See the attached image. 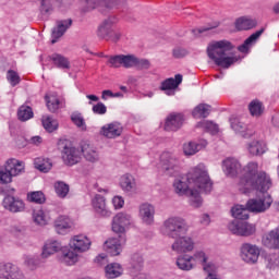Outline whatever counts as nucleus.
I'll return each instance as SVG.
<instances>
[{
    "instance_id": "f257e3e1",
    "label": "nucleus",
    "mask_w": 279,
    "mask_h": 279,
    "mask_svg": "<svg viewBox=\"0 0 279 279\" xmlns=\"http://www.w3.org/2000/svg\"><path fill=\"white\" fill-rule=\"evenodd\" d=\"M190 184H194L195 189H189V184L184 181L177 180L173 183L174 191L177 195H186L190 197V204L194 208H199L202 206V196L201 193H210L213 191V181L210 175H208V170L206 166L199 163L196 166L187 177Z\"/></svg>"
},
{
    "instance_id": "f03ea898",
    "label": "nucleus",
    "mask_w": 279,
    "mask_h": 279,
    "mask_svg": "<svg viewBox=\"0 0 279 279\" xmlns=\"http://www.w3.org/2000/svg\"><path fill=\"white\" fill-rule=\"evenodd\" d=\"M242 177L238 183V189L244 195L252 193V191H259V193H267L274 185L271 177L265 171L258 172V162L251 161L242 170Z\"/></svg>"
},
{
    "instance_id": "7ed1b4c3",
    "label": "nucleus",
    "mask_w": 279,
    "mask_h": 279,
    "mask_svg": "<svg viewBox=\"0 0 279 279\" xmlns=\"http://www.w3.org/2000/svg\"><path fill=\"white\" fill-rule=\"evenodd\" d=\"M234 46L229 40H219L211 41L207 46V56L209 60L215 62L216 66H221V69H230L231 64L236 62V58L234 57H226L228 51H232Z\"/></svg>"
},
{
    "instance_id": "20e7f679",
    "label": "nucleus",
    "mask_w": 279,
    "mask_h": 279,
    "mask_svg": "<svg viewBox=\"0 0 279 279\" xmlns=\"http://www.w3.org/2000/svg\"><path fill=\"white\" fill-rule=\"evenodd\" d=\"M25 171V163L17 159H8L4 168L0 170V182L2 184H10L13 178L21 175Z\"/></svg>"
},
{
    "instance_id": "39448f33",
    "label": "nucleus",
    "mask_w": 279,
    "mask_h": 279,
    "mask_svg": "<svg viewBox=\"0 0 279 279\" xmlns=\"http://www.w3.org/2000/svg\"><path fill=\"white\" fill-rule=\"evenodd\" d=\"M163 229L168 236H171V239H178L182 236V234L189 232V225H186V220H184V218L171 217L163 222Z\"/></svg>"
},
{
    "instance_id": "423d86ee",
    "label": "nucleus",
    "mask_w": 279,
    "mask_h": 279,
    "mask_svg": "<svg viewBox=\"0 0 279 279\" xmlns=\"http://www.w3.org/2000/svg\"><path fill=\"white\" fill-rule=\"evenodd\" d=\"M271 204H274L271 195L264 194L256 198H250L246 203V208L248 213H265L271 208Z\"/></svg>"
},
{
    "instance_id": "0eeeda50",
    "label": "nucleus",
    "mask_w": 279,
    "mask_h": 279,
    "mask_svg": "<svg viewBox=\"0 0 279 279\" xmlns=\"http://www.w3.org/2000/svg\"><path fill=\"white\" fill-rule=\"evenodd\" d=\"M107 58V64L111 69H121V66L124 69H132L136 62V56L134 54H117Z\"/></svg>"
},
{
    "instance_id": "6e6552de",
    "label": "nucleus",
    "mask_w": 279,
    "mask_h": 279,
    "mask_svg": "<svg viewBox=\"0 0 279 279\" xmlns=\"http://www.w3.org/2000/svg\"><path fill=\"white\" fill-rule=\"evenodd\" d=\"M84 12H90L100 5L101 8H107V10H112V8H119L123 5L125 0H81Z\"/></svg>"
},
{
    "instance_id": "1a4fd4ad",
    "label": "nucleus",
    "mask_w": 279,
    "mask_h": 279,
    "mask_svg": "<svg viewBox=\"0 0 279 279\" xmlns=\"http://www.w3.org/2000/svg\"><path fill=\"white\" fill-rule=\"evenodd\" d=\"M228 229L238 236H252V234H256V225L239 220L231 221Z\"/></svg>"
},
{
    "instance_id": "9d476101",
    "label": "nucleus",
    "mask_w": 279,
    "mask_h": 279,
    "mask_svg": "<svg viewBox=\"0 0 279 279\" xmlns=\"http://www.w3.org/2000/svg\"><path fill=\"white\" fill-rule=\"evenodd\" d=\"M260 256V248L256 244L245 243L241 246V258L244 263L248 265H254L258 263V257Z\"/></svg>"
},
{
    "instance_id": "9b49d317",
    "label": "nucleus",
    "mask_w": 279,
    "mask_h": 279,
    "mask_svg": "<svg viewBox=\"0 0 279 279\" xmlns=\"http://www.w3.org/2000/svg\"><path fill=\"white\" fill-rule=\"evenodd\" d=\"M130 223H132V216L125 213H119L112 219V231L116 232V234L125 236V228H128Z\"/></svg>"
},
{
    "instance_id": "f8f14e48",
    "label": "nucleus",
    "mask_w": 279,
    "mask_h": 279,
    "mask_svg": "<svg viewBox=\"0 0 279 279\" xmlns=\"http://www.w3.org/2000/svg\"><path fill=\"white\" fill-rule=\"evenodd\" d=\"M2 206L4 210H9V213H24L25 210V202L19 197H14L12 195H7L2 201Z\"/></svg>"
},
{
    "instance_id": "ddd939ff",
    "label": "nucleus",
    "mask_w": 279,
    "mask_h": 279,
    "mask_svg": "<svg viewBox=\"0 0 279 279\" xmlns=\"http://www.w3.org/2000/svg\"><path fill=\"white\" fill-rule=\"evenodd\" d=\"M0 279H25L21 269L12 263L0 265Z\"/></svg>"
},
{
    "instance_id": "4468645a",
    "label": "nucleus",
    "mask_w": 279,
    "mask_h": 279,
    "mask_svg": "<svg viewBox=\"0 0 279 279\" xmlns=\"http://www.w3.org/2000/svg\"><path fill=\"white\" fill-rule=\"evenodd\" d=\"M172 250L173 252H178V254H186V252H193L195 250V242L189 236L180 235L172 244Z\"/></svg>"
},
{
    "instance_id": "2eb2a0df",
    "label": "nucleus",
    "mask_w": 279,
    "mask_h": 279,
    "mask_svg": "<svg viewBox=\"0 0 279 279\" xmlns=\"http://www.w3.org/2000/svg\"><path fill=\"white\" fill-rule=\"evenodd\" d=\"M182 125H184V114L170 113L166 118L163 129L166 132H178V130H180V128H182Z\"/></svg>"
},
{
    "instance_id": "dca6fc26",
    "label": "nucleus",
    "mask_w": 279,
    "mask_h": 279,
    "mask_svg": "<svg viewBox=\"0 0 279 279\" xmlns=\"http://www.w3.org/2000/svg\"><path fill=\"white\" fill-rule=\"evenodd\" d=\"M125 243V235L118 238H110L105 242V250L110 256H119L121 254L122 245Z\"/></svg>"
},
{
    "instance_id": "f3484780",
    "label": "nucleus",
    "mask_w": 279,
    "mask_h": 279,
    "mask_svg": "<svg viewBox=\"0 0 279 279\" xmlns=\"http://www.w3.org/2000/svg\"><path fill=\"white\" fill-rule=\"evenodd\" d=\"M71 250H74L75 252L82 253V252H88L90 250L92 242L86 235H74L69 243Z\"/></svg>"
},
{
    "instance_id": "a211bd4d",
    "label": "nucleus",
    "mask_w": 279,
    "mask_h": 279,
    "mask_svg": "<svg viewBox=\"0 0 279 279\" xmlns=\"http://www.w3.org/2000/svg\"><path fill=\"white\" fill-rule=\"evenodd\" d=\"M262 244L268 250H279V227L262 236Z\"/></svg>"
},
{
    "instance_id": "6ab92c4d",
    "label": "nucleus",
    "mask_w": 279,
    "mask_h": 279,
    "mask_svg": "<svg viewBox=\"0 0 279 279\" xmlns=\"http://www.w3.org/2000/svg\"><path fill=\"white\" fill-rule=\"evenodd\" d=\"M100 134L105 136V138H119V136L123 134V125H121L119 122L105 124L100 129Z\"/></svg>"
},
{
    "instance_id": "aec40b11",
    "label": "nucleus",
    "mask_w": 279,
    "mask_h": 279,
    "mask_svg": "<svg viewBox=\"0 0 279 279\" xmlns=\"http://www.w3.org/2000/svg\"><path fill=\"white\" fill-rule=\"evenodd\" d=\"M222 171L229 178H236L241 171V162L235 158H227L222 161Z\"/></svg>"
},
{
    "instance_id": "412c9836",
    "label": "nucleus",
    "mask_w": 279,
    "mask_h": 279,
    "mask_svg": "<svg viewBox=\"0 0 279 279\" xmlns=\"http://www.w3.org/2000/svg\"><path fill=\"white\" fill-rule=\"evenodd\" d=\"M92 206L95 213L100 217H110V215H112V211H110L106 205V197L99 194H96L92 199Z\"/></svg>"
},
{
    "instance_id": "4be33fe9",
    "label": "nucleus",
    "mask_w": 279,
    "mask_h": 279,
    "mask_svg": "<svg viewBox=\"0 0 279 279\" xmlns=\"http://www.w3.org/2000/svg\"><path fill=\"white\" fill-rule=\"evenodd\" d=\"M62 158L65 165L72 167V165H77L82 157L80 156V150L77 148L65 146L62 151Z\"/></svg>"
},
{
    "instance_id": "5701e85b",
    "label": "nucleus",
    "mask_w": 279,
    "mask_h": 279,
    "mask_svg": "<svg viewBox=\"0 0 279 279\" xmlns=\"http://www.w3.org/2000/svg\"><path fill=\"white\" fill-rule=\"evenodd\" d=\"M156 215V209L149 203H144L140 206V217L143 223L146 226H151L154 223V216Z\"/></svg>"
},
{
    "instance_id": "b1692460",
    "label": "nucleus",
    "mask_w": 279,
    "mask_h": 279,
    "mask_svg": "<svg viewBox=\"0 0 279 279\" xmlns=\"http://www.w3.org/2000/svg\"><path fill=\"white\" fill-rule=\"evenodd\" d=\"M160 165L162 171H173L178 169V158L169 151H165L160 156Z\"/></svg>"
},
{
    "instance_id": "393cba45",
    "label": "nucleus",
    "mask_w": 279,
    "mask_h": 279,
    "mask_svg": "<svg viewBox=\"0 0 279 279\" xmlns=\"http://www.w3.org/2000/svg\"><path fill=\"white\" fill-rule=\"evenodd\" d=\"M73 25V20H63L59 21L57 24V27L52 31V45H56L58 43V38H62L64 36V33Z\"/></svg>"
},
{
    "instance_id": "a878e982",
    "label": "nucleus",
    "mask_w": 279,
    "mask_h": 279,
    "mask_svg": "<svg viewBox=\"0 0 279 279\" xmlns=\"http://www.w3.org/2000/svg\"><path fill=\"white\" fill-rule=\"evenodd\" d=\"M114 31V19L109 17L105 20L98 27L97 36L108 40V37L113 34Z\"/></svg>"
},
{
    "instance_id": "bb28decb",
    "label": "nucleus",
    "mask_w": 279,
    "mask_h": 279,
    "mask_svg": "<svg viewBox=\"0 0 279 279\" xmlns=\"http://www.w3.org/2000/svg\"><path fill=\"white\" fill-rule=\"evenodd\" d=\"M206 145H208L206 140H202L199 143L189 142L183 145V153L185 156H195V154H197V151H202Z\"/></svg>"
},
{
    "instance_id": "cd10ccee",
    "label": "nucleus",
    "mask_w": 279,
    "mask_h": 279,
    "mask_svg": "<svg viewBox=\"0 0 279 279\" xmlns=\"http://www.w3.org/2000/svg\"><path fill=\"white\" fill-rule=\"evenodd\" d=\"M258 25V22L254 19L242 16L235 21V28L239 32H247V29H254Z\"/></svg>"
},
{
    "instance_id": "c85d7f7f",
    "label": "nucleus",
    "mask_w": 279,
    "mask_h": 279,
    "mask_svg": "<svg viewBox=\"0 0 279 279\" xmlns=\"http://www.w3.org/2000/svg\"><path fill=\"white\" fill-rule=\"evenodd\" d=\"M120 186L125 193H131L136 190V180L130 173L123 174L120 178Z\"/></svg>"
},
{
    "instance_id": "c756f323",
    "label": "nucleus",
    "mask_w": 279,
    "mask_h": 279,
    "mask_svg": "<svg viewBox=\"0 0 279 279\" xmlns=\"http://www.w3.org/2000/svg\"><path fill=\"white\" fill-rule=\"evenodd\" d=\"M82 154L88 162H97L99 160V153L95 149V147L90 146L88 143H84L81 146Z\"/></svg>"
},
{
    "instance_id": "7c9ffc66",
    "label": "nucleus",
    "mask_w": 279,
    "mask_h": 279,
    "mask_svg": "<svg viewBox=\"0 0 279 279\" xmlns=\"http://www.w3.org/2000/svg\"><path fill=\"white\" fill-rule=\"evenodd\" d=\"M177 267L182 271H191L195 268V263L191 255H181L177 258Z\"/></svg>"
},
{
    "instance_id": "2f4dec72",
    "label": "nucleus",
    "mask_w": 279,
    "mask_h": 279,
    "mask_svg": "<svg viewBox=\"0 0 279 279\" xmlns=\"http://www.w3.org/2000/svg\"><path fill=\"white\" fill-rule=\"evenodd\" d=\"M49 60H51L57 69H71V61H69V58L60 53H52L49 56Z\"/></svg>"
},
{
    "instance_id": "473e14b6",
    "label": "nucleus",
    "mask_w": 279,
    "mask_h": 279,
    "mask_svg": "<svg viewBox=\"0 0 279 279\" xmlns=\"http://www.w3.org/2000/svg\"><path fill=\"white\" fill-rule=\"evenodd\" d=\"M182 84V74H175L174 78L170 77L161 83V90H175Z\"/></svg>"
},
{
    "instance_id": "72a5a7b5",
    "label": "nucleus",
    "mask_w": 279,
    "mask_h": 279,
    "mask_svg": "<svg viewBox=\"0 0 279 279\" xmlns=\"http://www.w3.org/2000/svg\"><path fill=\"white\" fill-rule=\"evenodd\" d=\"M231 128H232V130H234V132H236L238 134H241V136H243V138H250L251 136L254 135V131L247 129L245 123L240 122L239 120H234L231 123Z\"/></svg>"
},
{
    "instance_id": "f704fd0d",
    "label": "nucleus",
    "mask_w": 279,
    "mask_h": 279,
    "mask_svg": "<svg viewBox=\"0 0 279 279\" xmlns=\"http://www.w3.org/2000/svg\"><path fill=\"white\" fill-rule=\"evenodd\" d=\"M62 250V244L58 241H48L44 245V251L41 253L43 258H48L51 254H56V252H60Z\"/></svg>"
},
{
    "instance_id": "c9c22d12",
    "label": "nucleus",
    "mask_w": 279,
    "mask_h": 279,
    "mask_svg": "<svg viewBox=\"0 0 279 279\" xmlns=\"http://www.w3.org/2000/svg\"><path fill=\"white\" fill-rule=\"evenodd\" d=\"M231 215L234 219H239L240 221H245L250 219V210L243 205H235L231 208Z\"/></svg>"
},
{
    "instance_id": "e433bc0d",
    "label": "nucleus",
    "mask_w": 279,
    "mask_h": 279,
    "mask_svg": "<svg viewBox=\"0 0 279 279\" xmlns=\"http://www.w3.org/2000/svg\"><path fill=\"white\" fill-rule=\"evenodd\" d=\"M54 227L58 234H62L64 230H70L71 218L66 216H59L54 221Z\"/></svg>"
},
{
    "instance_id": "4c0bfd02",
    "label": "nucleus",
    "mask_w": 279,
    "mask_h": 279,
    "mask_svg": "<svg viewBox=\"0 0 279 279\" xmlns=\"http://www.w3.org/2000/svg\"><path fill=\"white\" fill-rule=\"evenodd\" d=\"M105 272H106V278H109V279L119 278V276L123 274V267H121L120 264L113 263L108 265L105 268Z\"/></svg>"
},
{
    "instance_id": "58836bf2",
    "label": "nucleus",
    "mask_w": 279,
    "mask_h": 279,
    "mask_svg": "<svg viewBox=\"0 0 279 279\" xmlns=\"http://www.w3.org/2000/svg\"><path fill=\"white\" fill-rule=\"evenodd\" d=\"M247 150L251 156H263V154H265V146L263 142L253 141L247 144Z\"/></svg>"
},
{
    "instance_id": "ea45409f",
    "label": "nucleus",
    "mask_w": 279,
    "mask_h": 279,
    "mask_svg": "<svg viewBox=\"0 0 279 279\" xmlns=\"http://www.w3.org/2000/svg\"><path fill=\"white\" fill-rule=\"evenodd\" d=\"M192 114L195 119H206V117L210 114V106L207 104H201L194 108Z\"/></svg>"
},
{
    "instance_id": "a19ab883",
    "label": "nucleus",
    "mask_w": 279,
    "mask_h": 279,
    "mask_svg": "<svg viewBox=\"0 0 279 279\" xmlns=\"http://www.w3.org/2000/svg\"><path fill=\"white\" fill-rule=\"evenodd\" d=\"M17 119L19 121H29V119H34V110H32V107L22 105L17 110Z\"/></svg>"
},
{
    "instance_id": "79ce46f5",
    "label": "nucleus",
    "mask_w": 279,
    "mask_h": 279,
    "mask_svg": "<svg viewBox=\"0 0 279 279\" xmlns=\"http://www.w3.org/2000/svg\"><path fill=\"white\" fill-rule=\"evenodd\" d=\"M46 106L49 112H56L60 109V99L56 95H46Z\"/></svg>"
},
{
    "instance_id": "37998d69",
    "label": "nucleus",
    "mask_w": 279,
    "mask_h": 279,
    "mask_svg": "<svg viewBox=\"0 0 279 279\" xmlns=\"http://www.w3.org/2000/svg\"><path fill=\"white\" fill-rule=\"evenodd\" d=\"M35 169H38V171H41L43 173H47L51 171L52 163L49 159H45L41 157H38L35 159Z\"/></svg>"
},
{
    "instance_id": "c03bdc74",
    "label": "nucleus",
    "mask_w": 279,
    "mask_h": 279,
    "mask_svg": "<svg viewBox=\"0 0 279 279\" xmlns=\"http://www.w3.org/2000/svg\"><path fill=\"white\" fill-rule=\"evenodd\" d=\"M248 110H250L252 117H260V114H263V112H265V107L263 106L260 100L255 99L250 102Z\"/></svg>"
},
{
    "instance_id": "a18cd8bd",
    "label": "nucleus",
    "mask_w": 279,
    "mask_h": 279,
    "mask_svg": "<svg viewBox=\"0 0 279 279\" xmlns=\"http://www.w3.org/2000/svg\"><path fill=\"white\" fill-rule=\"evenodd\" d=\"M41 123L45 129L46 132H56V130H58V120L49 117V116H45L41 119Z\"/></svg>"
},
{
    "instance_id": "49530a36",
    "label": "nucleus",
    "mask_w": 279,
    "mask_h": 279,
    "mask_svg": "<svg viewBox=\"0 0 279 279\" xmlns=\"http://www.w3.org/2000/svg\"><path fill=\"white\" fill-rule=\"evenodd\" d=\"M77 260H78L77 252H75L74 250L73 251L69 250L68 252H64L61 257V262L64 265H69V266L75 265Z\"/></svg>"
},
{
    "instance_id": "de8ad7c7",
    "label": "nucleus",
    "mask_w": 279,
    "mask_h": 279,
    "mask_svg": "<svg viewBox=\"0 0 279 279\" xmlns=\"http://www.w3.org/2000/svg\"><path fill=\"white\" fill-rule=\"evenodd\" d=\"M54 191L58 195V197L64 198L66 197V195H69V184L62 182V181H58L54 183Z\"/></svg>"
},
{
    "instance_id": "09e8293b",
    "label": "nucleus",
    "mask_w": 279,
    "mask_h": 279,
    "mask_svg": "<svg viewBox=\"0 0 279 279\" xmlns=\"http://www.w3.org/2000/svg\"><path fill=\"white\" fill-rule=\"evenodd\" d=\"M33 219L37 226H47V215L43 209H36L33 211Z\"/></svg>"
},
{
    "instance_id": "8fccbe9b",
    "label": "nucleus",
    "mask_w": 279,
    "mask_h": 279,
    "mask_svg": "<svg viewBox=\"0 0 279 279\" xmlns=\"http://www.w3.org/2000/svg\"><path fill=\"white\" fill-rule=\"evenodd\" d=\"M27 199L34 204H45L46 202L45 194L41 191L31 192L27 195Z\"/></svg>"
},
{
    "instance_id": "3c124183",
    "label": "nucleus",
    "mask_w": 279,
    "mask_h": 279,
    "mask_svg": "<svg viewBox=\"0 0 279 279\" xmlns=\"http://www.w3.org/2000/svg\"><path fill=\"white\" fill-rule=\"evenodd\" d=\"M192 260L194 265L199 263L201 265H206L208 263V255L204 251H196L194 255H192Z\"/></svg>"
},
{
    "instance_id": "603ef678",
    "label": "nucleus",
    "mask_w": 279,
    "mask_h": 279,
    "mask_svg": "<svg viewBox=\"0 0 279 279\" xmlns=\"http://www.w3.org/2000/svg\"><path fill=\"white\" fill-rule=\"evenodd\" d=\"M7 80L11 86H19V84H21V76L14 70H9L7 72Z\"/></svg>"
},
{
    "instance_id": "864d4df0",
    "label": "nucleus",
    "mask_w": 279,
    "mask_h": 279,
    "mask_svg": "<svg viewBox=\"0 0 279 279\" xmlns=\"http://www.w3.org/2000/svg\"><path fill=\"white\" fill-rule=\"evenodd\" d=\"M40 1H41L40 11L44 14H49V12L53 10V5H56V3H58V1L60 0H40Z\"/></svg>"
},
{
    "instance_id": "5fc2aeb1",
    "label": "nucleus",
    "mask_w": 279,
    "mask_h": 279,
    "mask_svg": "<svg viewBox=\"0 0 279 279\" xmlns=\"http://www.w3.org/2000/svg\"><path fill=\"white\" fill-rule=\"evenodd\" d=\"M71 120L76 125V128H81L82 130H86V122L84 118L80 113H74L71 116Z\"/></svg>"
},
{
    "instance_id": "6e6d98bb",
    "label": "nucleus",
    "mask_w": 279,
    "mask_h": 279,
    "mask_svg": "<svg viewBox=\"0 0 279 279\" xmlns=\"http://www.w3.org/2000/svg\"><path fill=\"white\" fill-rule=\"evenodd\" d=\"M134 66L136 69L147 70L151 66V63L147 59H138V58L135 57Z\"/></svg>"
},
{
    "instance_id": "4d7b16f0",
    "label": "nucleus",
    "mask_w": 279,
    "mask_h": 279,
    "mask_svg": "<svg viewBox=\"0 0 279 279\" xmlns=\"http://www.w3.org/2000/svg\"><path fill=\"white\" fill-rule=\"evenodd\" d=\"M92 112H94V114L104 116L108 112V107H106L104 102H98L93 106Z\"/></svg>"
},
{
    "instance_id": "13d9d810",
    "label": "nucleus",
    "mask_w": 279,
    "mask_h": 279,
    "mask_svg": "<svg viewBox=\"0 0 279 279\" xmlns=\"http://www.w3.org/2000/svg\"><path fill=\"white\" fill-rule=\"evenodd\" d=\"M265 34V27H262L259 31L253 33L248 38H246V45H252L253 43H256Z\"/></svg>"
},
{
    "instance_id": "bf43d9fd",
    "label": "nucleus",
    "mask_w": 279,
    "mask_h": 279,
    "mask_svg": "<svg viewBox=\"0 0 279 279\" xmlns=\"http://www.w3.org/2000/svg\"><path fill=\"white\" fill-rule=\"evenodd\" d=\"M203 269H204V271H206L207 276L217 274V266L213 263L206 262L203 265Z\"/></svg>"
},
{
    "instance_id": "052dcab7",
    "label": "nucleus",
    "mask_w": 279,
    "mask_h": 279,
    "mask_svg": "<svg viewBox=\"0 0 279 279\" xmlns=\"http://www.w3.org/2000/svg\"><path fill=\"white\" fill-rule=\"evenodd\" d=\"M112 204L116 210H119L125 206V201L121 196H114L112 198Z\"/></svg>"
},
{
    "instance_id": "680f3d73",
    "label": "nucleus",
    "mask_w": 279,
    "mask_h": 279,
    "mask_svg": "<svg viewBox=\"0 0 279 279\" xmlns=\"http://www.w3.org/2000/svg\"><path fill=\"white\" fill-rule=\"evenodd\" d=\"M132 266H133V269H137V270L143 269V257L135 255L132 259Z\"/></svg>"
},
{
    "instance_id": "e2e57ef3",
    "label": "nucleus",
    "mask_w": 279,
    "mask_h": 279,
    "mask_svg": "<svg viewBox=\"0 0 279 279\" xmlns=\"http://www.w3.org/2000/svg\"><path fill=\"white\" fill-rule=\"evenodd\" d=\"M203 128H205V130H207L208 132L215 133L219 130V128L217 126V124L213 123L211 121H205L202 123Z\"/></svg>"
},
{
    "instance_id": "0e129e2a",
    "label": "nucleus",
    "mask_w": 279,
    "mask_h": 279,
    "mask_svg": "<svg viewBox=\"0 0 279 279\" xmlns=\"http://www.w3.org/2000/svg\"><path fill=\"white\" fill-rule=\"evenodd\" d=\"M187 53L189 51H186L184 48H174L172 50L173 58H184Z\"/></svg>"
},
{
    "instance_id": "69168bd1",
    "label": "nucleus",
    "mask_w": 279,
    "mask_h": 279,
    "mask_svg": "<svg viewBox=\"0 0 279 279\" xmlns=\"http://www.w3.org/2000/svg\"><path fill=\"white\" fill-rule=\"evenodd\" d=\"M121 38V33L116 32L113 29V33L107 38V40H111L112 43H117Z\"/></svg>"
},
{
    "instance_id": "338daca9",
    "label": "nucleus",
    "mask_w": 279,
    "mask_h": 279,
    "mask_svg": "<svg viewBox=\"0 0 279 279\" xmlns=\"http://www.w3.org/2000/svg\"><path fill=\"white\" fill-rule=\"evenodd\" d=\"M108 97H114V93H112V90H110V89L102 90L101 99L104 101H106L108 99Z\"/></svg>"
},
{
    "instance_id": "774afa93",
    "label": "nucleus",
    "mask_w": 279,
    "mask_h": 279,
    "mask_svg": "<svg viewBox=\"0 0 279 279\" xmlns=\"http://www.w3.org/2000/svg\"><path fill=\"white\" fill-rule=\"evenodd\" d=\"M107 258L108 256L106 254H100L95 258V263H98V265H104Z\"/></svg>"
}]
</instances>
